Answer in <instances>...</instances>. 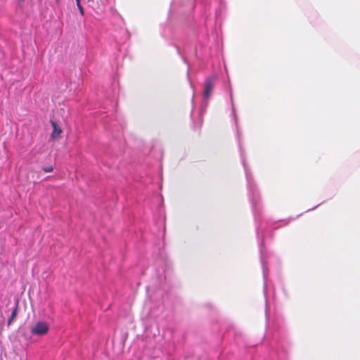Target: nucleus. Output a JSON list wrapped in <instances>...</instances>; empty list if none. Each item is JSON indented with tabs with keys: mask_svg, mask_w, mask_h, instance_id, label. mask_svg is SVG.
Segmentation results:
<instances>
[{
	"mask_svg": "<svg viewBox=\"0 0 360 360\" xmlns=\"http://www.w3.org/2000/svg\"><path fill=\"white\" fill-rule=\"evenodd\" d=\"M56 1L58 3V2H59V0H56Z\"/></svg>",
	"mask_w": 360,
	"mask_h": 360,
	"instance_id": "nucleus-8",
	"label": "nucleus"
},
{
	"mask_svg": "<svg viewBox=\"0 0 360 360\" xmlns=\"http://www.w3.org/2000/svg\"><path fill=\"white\" fill-rule=\"evenodd\" d=\"M76 2H77V6L79 5V4H80V0H76Z\"/></svg>",
	"mask_w": 360,
	"mask_h": 360,
	"instance_id": "nucleus-7",
	"label": "nucleus"
},
{
	"mask_svg": "<svg viewBox=\"0 0 360 360\" xmlns=\"http://www.w3.org/2000/svg\"><path fill=\"white\" fill-rule=\"evenodd\" d=\"M43 170L44 172H51L53 170V167L52 165H50L49 167H46L43 168Z\"/></svg>",
	"mask_w": 360,
	"mask_h": 360,
	"instance_id": "nucleus-5",
	"label": "nucleus"
},
{
	"mask_svg": "<svg viewBox=\"0 0 360 360\" xmlns=\"http://www.w3.org/2000/svg\"><path fill=\"white\" fill-rule=\"evenodd\" d=\"M18 306L17 304L16 307L13 310L11 316L8 321V326H10L12 323V322L15 319L17 314H18Z\"/></svg>",
	"mask_w": 360,
	"mask_h": 360,
	"instance_id": "nucleus-4",
	"label": "nucleus"
},
{
	"mask_svg": "<svg viewBox=\"0 0 360 360\" xmlns=\"http://www.w3.org/2000/svg\"><path fill=\"white\" fill-rule=\"evenodd\" d=\"M51 126L53 127V131L51 135V138L52 139H56L58 137H60V134H62L63 131L61 128L57 124V123L54 121H51Z\"/></svg>",
	"mask_w": 360,
	"mask_h": 360,
	"instance_id": "nucleus-3",
	"label": "nucleus"
},
{
	"mask_svg": "<svg viewBox=\"0 0 360 360\" xmlns=\"http://www.w3.org/2000/svg\"><path fill=\"white\" fill-rule=\"evenodd\" d=\"M214 89V79L212 78H208L206 80L205 89L203 92L204 97L208 99L211 95V93Z\"/></svg>",
	"mask_w": 360,
	"mask_h": 360,
	"instance_id": "nucleus-2",
	"label": "nucleus"
},
{
	"mask_svg": "<svg viewBox=\"0 0 360 360\" xmlns=\"http://www.w3.org/2000/svg\"><path fill=\"white\" fill-rule=\"evenodd\" d=\"M77 8H78V9L79 11L80 14L82 15H84V8L82 6V5L81 4L77 5Z\"/></svg>",
	"mask_w": 360,
	"mask_h": 360,
	"instance_id": "nucleus-6",
	"label": "nucleus"
},
{
	"mask_svg": "<svg viewBox=\"0 0 360 360\" xmlns=\"http://www.w3.org/2000/svg\"><path fill=\"white\" fill-rule=\"evenodd\" d=\"M49 330L46 323L43 321L37 322L31 329V333L33 335L42 336L46 335Z\"/></svg>",
	"mask_w": 360,
	"mask_h": 360,
	"instance_id": "nucleus-1",
	"label": "nucleus"
}]
</instances>
